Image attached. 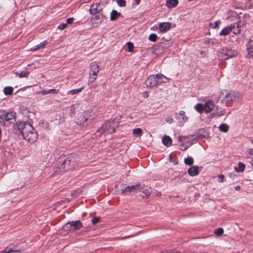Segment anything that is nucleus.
Returning a JSON list of instances; mask_svg holds the SVG:
<instances>
[{
	"mask_svg": "<svg viewBox=\"0 0 253 253\" xmlns=\"http://www.w3.org/2000/svg\"><path fill=\"white\" fill-rule=\"evenodd\" d=\"M177 140L179 142H182V141L183 140V135H180L177 138Z\"/></svg>",
	"mask_w": 253,
	"mask_h": 253,
	"instance_id": "3c124183",
	"label": "nucleus"
},
{
	"mask_svg": "<svg viewBox=\"0 0 253 253\" xmlns=\"http://www.w3.org/2000/svg\"><path fill=\"white\" fill-rule=\"evenodd\" d=\"M218 177L220 182H223L224 181V176L223 174H219Z\"/></svg>",
	"mask_w": 253,
	"mask_h": 253,
	"instance_id": "49530a36",
	"label": "nucleus"
},
{
	"mask_svg": "<svg viewBox=\"0 0 253 253\" xmlns=\"http://www.w3.org/2000/svg\"><path fill=\"white\" fill-rule=\"evenodd\" d=\"M247 50L249 56L252 57L253 56V45L247 47Z\"/></svg>",
	"mask_w": 253,
	"mask_h": 253,
	"instance_id": "c9c22d12",
	"label": "nucleus"
},
{
	"mask_svg": "<svg viewBox=\"0 0 253 253\" xmlns=\"http://www.w3.org/2000/svg\"><path fill=\"white\" fill-rule=\"evenodd\" d=\"M184 163L188 166L192 165L194 163L193 159L192 157H188L184 159Z\"/></svg>",
	"mask_w": 253,
	"mask_h": 253,
	"instance_id": "2f4dec72",
	"label": "nucleus"
},
{
	"mask_svg": "<svg viewBox=\"0 0 253 253\" xmlns=\"http://www.w3.org/2000/svg\"><path fill=\"white\" fill-rule=\"evenodd\" d=\"M245 168V165L241 162L238 164V168L236 169L238 172H242L244 170Z\"/></svg>",
	"mask_w": 253,
	"mask_h": 253,
	"instance_id": "72a5a7b5",
	"label": "nucleus"
},
{
	"mask_svg": "<svg viewBox=\"0 0 253 253\" xmlns=\"http://www.w3.org/2000/svg\"><path fill=\"white\" fill-rule=\"evenodd\" d=\"M97 76H90L89 81L92 83L94 82L96 79Z\"/></svg>",
	"mask_w": 253,
	"mask_h": 253,
	"instance_id": "8fccbe9b",
	"label": "nucleus"
},
{
	"mask_svg": "<svg viewBox=\"0 0 253 253\" xmlns=\"http://www.w3.org/2000/svg\"><path fill=\"white\" fill-rule=\"evenodd\" d=\"M252 143H253V138H252Z\"/></svg>",
	"mask_w": 253,
	"mask_h": 253,
	"instance_id": "774afa93",
	"label": "nucleus"
},
{
	"mask_svg": "<svg viewBox=\"0 0 253 253\" xmlns=\"http://www.w3.org/2000/svg\"><path fill=\"white\" fill-rule=\"evenodd\" d=\"M183 139H187L188 138V136H183Z\"/></svg>",
	"mask_w": 253,
	"mask_h": 253,
	"instance_id": "0e129e2a",
	"label": "nucleus"
},
{
	"mask_svg": "<svg viewBox=\"0 0 253 253\" xmlns=\"http://www.w3.org/2000/svg\"><path fill=\"white\" fill-rule=\"evenodd\" d=\"M167 122L171 123L173 121L172 118H168L166 120Z\"/></svg>",
	"mask_w": 253,
	"mask_h": 253,
	"instance_id": "6e6d98bb",
	"label": "nucleus"
},
{
	"mask_svg": "<svg viewBox=\"0 0 253 253\" xmlns=\"http://www.w3.org/2000/svg\"><path fill=\"white\" fill-rule=\"evenodd\" d=\"M83 88L84 87L83 86L80 88L72 89L68 91L67 94L75 95L78 94L83 89Z\"/></svg>",
	"mask_w": 253,
	"mask_h": 253,
	"instance_id": "cd10ccee",
	"label": "nucleus"
},
{
	"mask_svg": "<svg viewBox=\"0 0 253 253\" xmlns=\"http://www.w3.org/2000/svg\"><path fill=\"white\" fill-rule=\"evenodd\" d=\"M90 76H97L99 72V65L96 62H92L90 65Z\"/></svg>",
	"mask_w": 253,
	"mask_h": 253,
	"instance_id": "f8f14e48",
	"label": "nucleus"
},
{
	"mask_svg": "<svg viewBox=\"0 0 253 253\" xmlns=\"http://www.w3.org/2000/svg\"><path fill=\"white\" fill-rule=\"evenodd\" d=\"M47 41H44L42 42H41L40 43L35 45V46H34L33 47L31 48V50L32 51H35V50H37L38 49H41L42 48H43L45 46V45L47 44Z\"/></svg>",
	"mask_w": 253,
	"mask_h": 253,
	"instance_id": "b1692460",
	"label": "nucleus"
},
{
	"mask_svg": "<svg viewBox=\"0 0 253 253\" xmlns=\"http://www.w3.org/2000/svg\"><path fill=\"white\" fill-rule=\"evenodd\" d=\"M182 119H183V121H184V122H186V121H187V120H188V117H186V116H184V117H183V118H182Z\"/></svg>",
	"mask_w": 253,
	"mask_h": 253,
	"instance_id": "4d7b16f0",
	"label": "nucleus"
},
{
	"mask_svg": "<svg viewBox=\"0 0 253 253\" xmlns=\"http://www.w3.org/2000/svg\"><path fill=\"white\" fill-rule=\"evenodd\" d=\"M162 141L166 146L169 147L172 145V139L168 135H165L162 139Z\"/></svg>",
	"mask_w": 253,
	"mask_h": 253,
	"instance_id": "aec40b11",
	"label": "nucleus"
},
{
	"mask_svg": "<svg viewBox=\"0 0 253 253\" xmlns=\"http://www.w3.org/2000/svg\"><path fill=\"white\" fill-rule=\"evenodd\" d=\"M248 153H249V155H252L253 158V149H249L248 150Z\"/></svg>",
	"mask_w": 253,
	"mask_h": 253,
	"instance_id": "603ef678",
	"label": "nucleus"
},
{
	"mask_svg": "<svg viewBox=\"0 0 253 253\" xmlns=\"http://www.w3.org/2000/svg\"><path fill=\"white\" fill-rule=\"evenodd\" d=\"M241 98L242 95L239 92L231 91L225 95L221 101L225 103L226 105L228 106L232 104L234 101L239 100Z\"/></svg>",
	"mask_w": 253,
	"mask_h": 253,
	"instance_id": "7ed1b4c3",
	"label": "nucleus"
},
{
	"mask_svg": "<svg viewBox=\"0 0 253 253\" xmlns=\"http://www.w3.org/2000/svg\"><path fill=\"white\" fill-rule=\"evenodd\" d=\"M149 40L153 42H156L157 39V36L156 34H151L149 36Z\"/></svg>",
	"mask_w": 253,
	"mask_h": 253,
	"instance_id": "e433bc0d",
	"label": "nucleus"
},
{
	"mask_svg": "<svg viewBox=\"0 0 253 253\" xmlns=\"http://www.w3.org/2000/svg\"><path fill=\"white\" fill-rule=\"evenodd\" d=\"M225 111L222 108H218L217 106L215 107V110L213 114H215L218 116H221L224 114Z\"/></svg>",
	"mask_w": 253,
	"mask_h": 253,
	"instance_id": "5701e85b",
	"label": "nucleus"
},
{
	"mask_svg": "<svg viewBox=\"0 0 253 253\" xmlns=\"http://www.w3.org/2000/svg\"><path fill=\"white\" fill-rule=\"evenodd\" d=\"M139 191H142L143 193H144L145 194V195L146 196L150 195V194L151 193V190H150V188H149L148 189L147 188V189H144V187L141 186V185H140V187H139Z\"/></svg>",
	"mask_w": 253,
	"mask_h": 253,
	"instance_id": "c756f323",
	"label": "nucleus"
},
{
	"mask_svg": "<svg viewBox=\"0 0 253 253\" xmlns=\"http://www.w3.org/2000/svg\"><path fill=\"white\" fill-rule=\"evenodd\" d=\"M67 24L66 23H61L58 25V28L61 30H63L67 27Z\"/></svg>",
	"mask_w": 253,
	"mask_h": 253,
	"instance_id": "c03bdc74",
	"label": "nucleus"
},
{
	"mask_svg": "<svg viewBox=\"0 0 253 253\" xmlns=\"http://www.w3.org/2000/svg\"><path fill=\"white\" fill-rule=\"evenodd\" d=\"M235 189L236 190L238 191L241 189V187L240 186H237L235 187Z\"/></svg>",
	"mask_w": 253,
	"mask_h": 253,
	"instance_id": "bf43d9fd",
	"label": "nucleus"
},
{
	"mask_svg": "<svg viewBox=\"0 0 253 253\" xmlns=\"http://www.w3.org/2000/svg\"><path fill=\"white\" fill-rule=\"evenodd\" d=\"M16 125L18 130L21 133L22 136L25 135V134L30 133L35 130L32 125L27 122H16Z\"/></svg>",
	"mask_w": 253,
	"mask_h": 253,
	"instance_id": "20e7f679",
	"label": "nucleus"
},
{
	"mask_svg": "<svg viewBox=\"0 0 253 253\" xmlns=\"http://www.w3.org/2000/svg\"><path fill=\"white\" fill-rule=\"evenodd\" d=\"M221 23L220 20L216 21L214 23H211L210 26L212 28H218Z\"/></svg>",
	"mask_w": 253,
	"mask_h": 253,
	"instance_id": "4c0bfd02",
	"label": "nucleus"
},
{
	"mask_svg": "<svg viewBox=\"0 0 253 253\" xmlns=\"http://www.w3.org/2000/svg\"><path fill=\"white\" fill-rule=\"evenodd\" d=\"M237 55V51L235 50L223 47L221 49L219 57L222 60H227L229 58L235 57Z\"/></svg>",
	"mask_w": 253,
	"mask_h": 253,
	"instance_id": "423d86ee",
	"label": "nucleus"
},
{
	"mask_svg": "<svg viewBox=\"0 0 253 253\" xmlns=\"http://www.w3.org/2000/svg\"><path fill=\"white\" fill-rule=\"evenodd\" d=\"M219 130L223 132H227L229 129V126L225 124H222L219 126Z\"/></svg>",
	"mask_w": 253,
	"mask_h": 253,
	"instance_id": "c85d7f7f",
	"label": "nucleus"
},
{
	"mask_svg": "<svg viewBox=\"0 0 253 253\" xmlns=\"http://www.w3.org/2000/svg\"><path fill=\"white\" fill-rule=\"evenodd\" d=\"M215 106L212 101H208L204 105V111L209 113L211 111H214Z\"/></svg>",
	"mask_w": 253,
	"mask_h": 253,
	"instance_id": "4468645a",
	"label": "nucleus"
},
{
	"mask_svg": "<svg viewBox=\"0 0 253 253\" xmlns=\"http://www.w3.org/2000/svg\"><path fill=\"white\" fill-rule=\"evenodd\" d=\"M102 10V6L99 3L92 4L90 7L89 11L91 14L101 13Z\"/></svg>",
	"mask_w": 253,
	"mask_h": 253,
	"instance_id": "1a4fd4ad",
	"label": "nucleus"
},
{
	"mask_svg": "<svg viewBox=\"0 0 253 253\" xmlns=\"http://www.w3.org/2000/svg\"><path fill=\"white\" fill-rule=\"evenodd\" d=\"M178 3V0H167L166 2L167 6L169 8L175 7Z\"/></svg>",
	"mask_w": 253,
	"mask_h": 253,
	"instance_id": "4be33fe9",
	"label": "nucleus"
},
{
	"mask_svg": "<svg viewBox=\"0 0 253 253\" xmlns=\"http://www.w3.org/2000/svg\"><path fill=\"white\" fill-rule=\"evenodd\" d=\"M39 93L42 94L43 95H44L48 94V90L44 89L40 91V92H39Z\"/></svg>",
	"mask_w": 253,
	"mask_h": 253,
	"instance_id": "de8ad7c7",
	"label": "nucleus"
},
{
	"mask_svg": "<svg viewBox=\"0 0 253 253\" xmlns=\"http://www.w3.org/2000/svg\"><path fill=\"white\" fill-rule=\"evenodd\" d=\"M156 80L157 85L169 82V79L161 74H156Z\"/></svg>",
	"mask_w": 253,
	"mask_h": 253,
	"instance_id": "ddd939ff",
	"label": "nucleus"
},
{
	"mask_svg": "<svg viewBox=\"0 0 253 253\" xmlns=\"http://www.w3.org/2000/svg\"><path fill=\"white\" fill-rule=\"evenodd\" d=\"M101 218L99 217H94L92 219V223L93 224H95L100 222Z\"/></svg>",
	"mask_w": 253,
	"mask_h": 253,
	"instance_id": "79ce46f5",
	"label": "nucleus"
},
{
	"mask_svg": "<svg viewBox=\"0 0 253 253\" xmlns=\"http://www.w3.org/2000/svg\"><path fill=\"white\" fill-rule=\"evenodd\" d=\"M76 162L72 156H69L59 162L58 168L61 172L71 169L75 165Z\"/></svg>",
	"mask_w": 253,
	"mask_h": 253,
	"instance_id": "f257e3e1",
	"label": "nucleus"
},
{
	"mask_svg": "<svg viewBox=\"0 0 253 253\" xmlns=\"http://www.w3.org/2000/svg\"><path fill=\"white\" fill-rule=\"evenodd\" d=\"M1 115L0 114V123L1 122Z\"/></svg>",
	"mask_w": 253,
	"mask_h": 253,
	"instance_id": "338daca9",
	"label": "nucleus"
},
{
	"mask_svg": "<svg viewBox=\"0 0 253 253\" xmlns=\"http://www.w3.org/2000/svg\"><path fill=\"white\" fill-rule=\"evenodd\" d=\"M118 5L120 7H124L126 6V2L125 0H118L117 1Z\"/></svg>",
	"mask_w": 253,
	"mask_h": 253,
	"instance_id": "ea45409f",
	"label": "nucleus"
},
{
	"mask_svg": "<svg viewBox=\"0 0 253 253\" xmlns=\"http://www.w3.org/2000/svg\"><path fill=\"white\" fill-rule=\"evenodd\" d=\"M252 42V40L251 39H250L247 43V46L248 47L250 46H253V45L251 44Z\"/></svg>",
	"mask_w": 253,
	"mask_h": 253,
	"instance_id": "864d4df0",
	"label": "nucleus"
},
{
	"mask_svg": "<svg viewBox=\"0 0 253 253\" xmlns=\"http://www.w3.org/2000/svg\"><path fill=\"white\" fill-rule=\"evenodd\" d=\"M73 20H74V18L73 17L67 18L66 20L67 22L66 23V24H67V25L68 24H70L72 23Z\"/></svg>",
	"mask_w": 253,
	"mask_h": 253,
	"instance_id": "09e8293b",
	"label": "nucleus"
},
{
	"mask_svg": "<svg viewBox=\"0 0 253 253\" xmlns=\"http://www.w3.org/2000/svg\"><path fill=\"white\" fill-rule=\"evenodd\" d=\"M13 91V88L11 86H6L3 88V93L6 95H11Z\"/></svg>",
	"mask_w": 253,
	"mask_h": 253,
	"instance_id": "393cba45",
	"label": "nucleus"
},
{
	"mask_svg": "<svg viewBox=\"0 0 253 253\" xmlns=\"http://www.w3.org/2000/svg\"><path fill=\"white\" fill-rule=\"evenodd\" d=\"M171 23L170 22L161 23L159 25L160 31L163 33L166 32L170 29Z\"/></svg>",
	"mask_w": 253,
	"mask_h": 253,
	"instance_id": "2eb2a0df",
	"label": "nucleus"
},
{
	"mask_svg": "<svg viewBox=\"0 0 253 253\" xmlns=\"http://www.w3.org/2000/svg\"><path fill=\"white\" fill-rule=\"evenodd\" d=\"M251 163V165L252 166V168H253V160H252Z\"/></svg>",
	"mask_w": 253,
	"mask_h": 253,
	"instance_id": "680f3d73",
	"label": "nucleus"
},
{
	"mask_svg": "<svg viewBox=\"0 0 253 253\" xmlns=\"http://www.w3.org/2000/svg\"><path fill=\"white\" fill-rule=\"evenodd\" d=\"M206 137V135H199L198 136H197V138H204Z\"/></svg>",
	"mask_w": 253,
	"mask_h": 253,
	"instance_id": "13d9d810",
	"label": "nucleus"
},
{
	"mask_svg": "<svg viewBox=\"0 0 253 253\" xmlns=\"http://www.w3.org/2000/svg\"><path fill=\"white\" fill-rule=\"evenodd\" d=\"M48 90V94L52 93V94H56L58 93V90L55 89H50Z\"/></svg>",
	"mask_w": 253,
	"mask_h": 253,
	"instance_id": "a18cd8bd",
	"label": "nucleus"
},
{
	"mask_svg": "<svg viewBox=\"0 0 253 253\" xmlns=\"http://www.w3.org/2000/svg\"><path fill=\"white\" fill-rule=\"evenodd\" d=\"M62 229L65 231H72L70 221L66 223L63 227Z\"/></svg>",
	"mask_w": 253,
	"mask_h": 253,
	"instance_id": "7c9ffc66",
	"label": "nucleus"
},
{
	"mask_svg": "<svg viewBox=\"0 0 253 253\" xmlns=\"http://www.w3.org/2000/svg\"><path fill=\"white\" fill-rule=\"evenodd\" d=\"M112 123L113 121H109L103 124L101 128L95 132L96 136H99L101 134L106 135L113 133L115 131V127Z\"/></svg>",
	"mask_w": 253,
	"mask_h": 253,
	"instance_id": "f03ea898",
	"label": "nucleus"
},
{
	"mask_svg": "<svg viewBox=\"0 0 253 253\" xmlns=\"http://www.w3.org/2000/svg\"><path fill=\"white\" fill-rule=\"evenodd\" d=\"M94 16L91 18V22L93 27H97L100 24L105 16L102 13L93 14Z\"/></svg>",
	"mask_w": 253,
	"mask_h": 253,
	"instance_id": "0eeeda50",
	"label": "nucleus"
},
{
	"mask_svg": "<svg viewBox=\"0 0 253 253\" xmlns=\"http://www.w3.org/2000/svg\"><path fill=\"white\" fill-rule=\"evenodd\" d=\"M156 75L149 76L145 81V84L147 87H153L157 85Z\"/></svg>",
	"mask_w": 253,
	"mask_h": 253,
	"instance_id": "9b49d317",
	"label": "nucleus"
},
{
	"mask_svg": "<svg viewBox=\"0 0 253 253\" xmlns=\"http://www.w3.org/2000/svg\"><path fill=\"white\" fill-rule=\"evenodd\" d=\"M143 131L140 128H137L133 129L132 134H137L139 136H140L142 134Z\"/></svg>",
	"mask_w": 253,
	"mask_h": 253,
	"instance_id": "f704fd0d",
	"label": "nucleus"
},
{
	"mask_svg": "<svg viewBox=\"0 0 253 253\" xmlns=\"http://www.w3.org/2000/svg\"><path fill=\"white\" fill-rule=\"evenodd\" d=\"M88 114L86 112L80 113L78 114L76 122L78 125H83L88 120Z\"/></svg>",
	"mask_w": 253,
	"mask_h": 253,
	"instance_id": "6e6552de",
	"label": "nucleus"
},
{
	"mask_svg": "<svg viewBox=\"0 0 253 253\" xmlns=\"http://www.w3.org/2000/svg\"><path fill=\"white\" fill-rule=\"evenodd\" d=\"M15 74L16 76H18L19 78L27 77L30 74V72L29 71H21L20 73L15 72Z\"/></svg>",
	"mask_w": 253,
	"mask_h": 253,
	"instance_id": "bb28decb",
	"label": "nucleus"
},
{
	"mask_svg": "<svg viewBox=\"0 0 253 253\" xmlns=\"http://www.w3.org/2000/svg\"><path fill=\"white\" fill-rule=\"evenodd\" d=\"M139 187H140V184H138L135 185L128 186L125 188V191L129 192L139 191Z\"/></svg>",
	"mask_w": 253,
	"mask_h": 253,
	"instance_id": "6ab92c4d",
	"label": "nucleus"
},
{
	"mask_svg": "<svg viewBox=\"0 0 253 253\" xmlns=\"http://www.w3.org/2000/svg\"><path fill=\"white\" fill-rule=\"evenodd\" d=\"M121 14L115 10H113L110 14V20L111 21H115L117 19V17L121 16Z\"/></svg>",
	"mask_w": 253,
	"mask_h": 253,
	"instance_id": "412c9836",
	"label": "nucleus"
},
{
	"mask_svg": "<svg viewBox=\"0 0 253 253\" xmlns=\"http://www.w3.org/2000/svg\"><path fill=\"white\" fill-rule=\"evenodd\" d=\"M137 4H139L141 0H134Z\"/></svg>",
	"mask_w": 253,
	"mask_h": 253,
	"instance_id": "052dcab7",
	"label": "nucleus"
},
{
	"mask_svg": "<svg viewBox=\"0 0 253 253\" xmlns=\"http://www.w3.org/2000/svg\"><path fill=\"white\" fill-rule=\"evenodd\" d=\"M72 231L80 229L82 227V223L80 220L70 221Z\"/></svg>",
	"mask_w": 253,
	"mask_h": 253,
	"instance_id": "a211bd4d",
	"label": "nucleus"
},
{
	"mask_svg": "<svg viewBox=\"0 0 253 253\" xmlns=\"http://www.w3.org/2000/svg\"><path fill=\"white\" fill-rule=\"evenodd\" d=\"M231 25H234V26L232 30L233 33L235 35L238 34L241 31L240 26L238 23H233Z\"/></svg>",
	"mask_w": 253,
	"mask_h": 253,
	"instance_id": "a878e982",
	"label": "nucleus"
},
{
	"mask_svg": "<svg viewBox=\"0 0 253 253\" xmlns=\"http://www.w3.org/2000/svg\"><path fill=\"white\" fill-rule=\"evenodd\" d=\"M15 252H19V251L18 250L8 249L7 248H6L5 250L4 253H15Z\"/></svg>",
	"mask_w": 253,
	"mask_h": 253,
	"instance_id": "37998d69",
	"label": "nucleus"
},
{
	"mask_svg": "<svg viewBox=\"0 0 253 253\" xmlns=\"http://www.w3.org/2000/svg\"><path fill=\"white\" fill-rule=\"evenodd\" d=\"M145 96H146V97H148V93L147 92H145Z\"/></svg>",
	"mask_w": 253,
	"mask_h": 253,
	"instance_id": "e2e57ef3",
	"label": "nucleus"
},
{
	"mask_svg": "<svg viewBox=\"0 0 253 253\" xmlns=\"http://www.w3.org/2000/svg\"><path fill=\"white\" fill-rule=\"evenodd\" d=\"M0 114L1 115V120H4L9 123L12 124L16 122V113L14 111H6L5 110H0Z\"/></svg>",
	"mask_w": 253,
	"mask_h": 253,
	"instance_id": "39448f33",
	"label": "nucleus"
},
{
	"mask_svg": "<svg viewBox=\"0 0 253 253\" xmlns=\"http://www.w3.org/2000/svg\"><path fill=\"white\" fill-rule=\"evenodd\" d=\"M205 42H206L207 43H209L210 42V40H208L207 41H205Z\"/></svg>",
	"mask_w": 253,
	"mask_h": 253,
	"instance_id": "69168bd1",
	"label": "nucleus"
},
{
	"mask_svg": "<svg viewBox=\"0 0 253 253\" xmlns=\"http://www.w3.org/2000/svg\"><path fill=\"white\" fill-rule=\"evenodd\" d=\"M188 174L191 176H195L199 173V167L198 166H192L188 170Z\"/></svg>",
	"mask_w": 253,
	"mask_h": 253,
	"instance_id": "dca6fc26",
	"label": "nucleus"
},
{
	"mask_svg": "<svg viewBox=\"0 0 253 253\" xmlns=\"http://www.w3.org/2000/svg\"><path fill=\"white\" fill-rule=\"evenodd\" d=\"M214 233L217 236H221L223 233V229L222 228H218L214 231Z\"/></svg>",
	"mask_w": 253,
	"mask_h": 253,
	"instance_id": "58836bf2",
	"label": "nucleus"
},
{
	"mask_svg": "<svg viewBox=\"0 0 253 253\" xmlns=\"http://www.w3.org/2000/svg\"><path fill=\"white\" fill-rule=\"evenodd\" d=\"M22 136L23 138L26 140L31 143H32L36 141L38 135L36 130H35L30 133L25 134V135H23Z\"/></svg>",
	"mask_w": 253,
	"mask_h": 253,
	"instance_id": "9d476101",
	"label": "nucleus"
},
{
	"mask_svg": "<svg viewBox=\"0 0 253 253\" xmlns=\"http://www.w3.org/2000/svg\"><path fill=\"white\" fill-rule=\"evenodd\" d=\"M179 114L180 115L184 116L185 115V112L184 111H180Z\"/></svg>",
	"mask_w": 253,
	"mask_h": 253,
	"instance_id": "5fc2aeb1",
	"label": "nucleus"
},
{
	"mask_svg": "<svg viewBox=\"0 0 253 253\" xmlns=\"http://www.w3.org/2000/svg\"><path fill=\"white\" fill-rule=\"evenodd\" d=\"M127 47L128 48V51H132L133 48V45L132 42H128L127 43Z\"/></svg>",
	"mask_w": 253,
	"mask_h": 253,
	"instance_id": "a19ab883",
	"label": "nucleus"
},
{
	"mask_svg": "<svg viewBox=\"0 0 253 253\" xmlns=\"http://www.w3.org/2000/svg\"><path fill=\"white\" fill-rule=\"evenodd\" d=\"M234 27V25L231 24L230 26L225 27L219 33V36H226L228 35L232 31Z\"/></svg>",
	"mask_w": 253,
	"mask_h": 253,
	"instance_id": "f3484780",
	"label": "nucleus"
},
{
	"mask_svg": "<svg viewBox=\"0 0 253 253\" xmlns=\"http://www.w3.org/2000/svg\"><path fill=\"white\" fill-rule=\"evenodd\" d=\"M195 109L197 112H198L200 113H202L203 111H204V105L202 104H198L195 106Z\"/></svg>",
	"mask_w": 253,
	"mask_h": 253,
	"instance_id": "473e14b6",
	"label": "nucleus"
}]
</instances>
